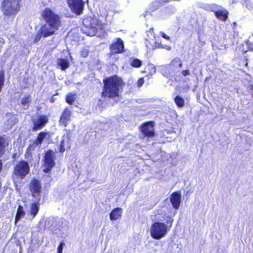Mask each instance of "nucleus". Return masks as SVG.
Returning a JSON list of instances; mask_svg holds the SVG:
<instances>
[{
  "label": "nucleus",
  "instance_id": "nucleus-1",
  "mask_svg": "<svg viewBox=\"0 0 253 253\" xmlns=\"http://www.w3.org/2000/svg\"><path fill=\"white\" fill-rule=\"evenodd\" d=\"M103 82L104 84L102 96L110 98L118 97L120 90L122 89V80L115 76L106 79Z\"/></svg>",
  "mask_w": 253,
  "mask_h": 253
},
{
  "label": "nucleus",
  "instance_id": "nucleus-2",
  "mask_svg": "<svg viewBox=\"0 0 253 253\" xmlns=\"http://www.w3.org/2000/svg\"><path fill=\"white\" fill-rule=\"evenodd\" d=\"M83 24L86 28L85 33L89 36H94L98 31L101 32L103 30V26L97 18H86L83 20Z\"/></svg>",
  "mask_w": 253,
  "mask_h": 253
},
{
  "label": "nucleus",
  "instance_id": "nucleus-3",
  "mask_svg": "<svg viewBox=\"0 0 253 253\" xmlns=\"http://www.w3.org/2000/svg\"><path fill=\"white\" fill-rule=\"evenodd\" d=\"M169 230L168 225L162 222L156 221L152 224L150 231L153 239L160 240L165 237Z\"/></svg>",
  "mask_w": 253,
  "mask_h": 253
},
{
  "label": "nucleus",
  "instance_id": "nucleus-4",
  "mask_svg": "<svg viewBox=\"0 0 253 253\" xmlns=\"http://www.w3.org/2000/svg\"><path fill=\"white\" fill-rule=\"evenodd\" d=\"M20 0H4L1 5V10L6 16H13L18 12Z\"/></svg>",
  "mask_w": 253,
  "mask_h": 253
},
{
  "label": "nucleus",
  "instance_id": "nucleus-5",
  "mask_svg": "<svg viewBox=\"0 0 253 253\" xmlns=\"http://www.w3.org/2000/svg\"><path fill=\"white\" fill-rule=\"evenodd\" d=\"M30 168L28 163L26 161H20L16 164L14 168L13 172V179L22 180L24 179L26 175L29 172Z\"/></svg>",
  "mask_w": 253,
  "mask_h": 253
},
{
  "label": "nucleus",
  "instance_id": "nucleus-6",
  "mask_svg": "<svg viewBox=\"0 0 253 253\" xmlns=\"http://www.w3.org/2000/svg\"><path fill=\"white\" fill-rule=\"evenodd\" d=\"M147 38L146 39V46L149 49H154L156 48L162 47L165 48L167 49L170 48V46L165 45L164 46L159 42L156 41V37L154 33V30L151 28L149 31L146 32Z\"/></svg>",
  "mask_w": 253,
  "mask_h": 253
},
{
  "label": "nucleus",
  "instance_id": "nucleus-7",
  "mask_svg": "<svg viewBox=\"0 0 253 253\" xmlns=\"http://www.w3.org/2000/svg\"><path fill=\"white\" fill-rule=\"evenodd\" d=\"M43 18L45 22L48 24L59 27L60 24V17L49 8H46L42 13Z\"/></svg>",
  "mask_w": 253,
  "mask_h": 253
},
{
  "label": "nucleus",
  "instance_id": "nucleus-8",
  "mask_svg": "<svg viewBox=\"0 0 253 253\" xmlns=\"http://www.w3.org/2000/svg\"><path fill=\"white\" fill-rule=\"evenodd\" d=\"M55 153L53 151L49 150L46 152L44 156L43 171L44 172H48L50 171L55 166Z\"/></svg>",
  "mask_w": 253,
  "mask_h": 253
},
{
  "label": "nucleus",
  "instance_id": "nucleus-9",
  "mask_svg": "<svg viewBox=\"0 0 253 253\" xmlns=\"http://www.w3.org/2000/svg\"><path fill=\"white\" fill-rule=\"evenodd\" d=\"M69 7L71 11L77 15L83 13L84 2L83 0H67Z\"/></svg>",
  "mask_w": 253,
  "mask_h": 253
},
{
  "label": "nucleus",
  "instance_id": "nucleus-10",
  "mask_svg": "<svg viewBox=\"0 0 253 253\" xmlns=\"http://www.w3.org/2000/svg\"><path fill=\"white\" fill-rule=\"evenodd\" d=\"M30 190L33 196L38 200L40 199L41 193V184L40 182L37 179H33L30 184Z\"/></svg>",
  "mask_w": 253,
  "mask_h": 253
},
{
  "label": "nucleus",
  "instance_id": "nucleus-11",
  "mask_svg": "<svg viewBox=\"0 0 253 253\" xmlns=\"http://www.w3.org/2000/svg\"><path fill=\"white\" fill-rule=\"evenodd\" d=\"M59 27L51 25L46 23L41 28V33L43 37H47L54 34L56 31L58 29Z\"/></svg>",
  "mask_w": 253,
  "mask_h": 253
},
{
  "label": "nucleus",
  "instance_id": "nucleus-12",
  "mask_svg": "<svg viewBox=\"0 0 253 253\" xmlns=\"http://www.w3.org/2000/svg\"><path fill=\"white\" fill-rule=\"evenodd\" d=\"M48 119L44 115L39 116L33 120V130L36 131L41 129L47 123Z\"/></svg>",
  "mask_w": 253,
  "mask_h": 253
},
{
  "label": "nucleus",
  "instance_id": "nucleus-13",
  "mask_svg": "<svg viewBox=\"0 0 253 253\" xmlns=\"http://www.w3.org/2000/svg\"><path fill=\"white\" fill-rule=\"evenodd\" d=\"M153 122H147L141 126V131L144 134L148 136H153L155 134Z\"/></svg>",
  "mask_w": 253,
  "mask_h": 253
},
{
  "label": "nucleus",
  "instance_id": "nucleus-14",
  "mask_svg": "<svg viewBox=\"0 0 253 253\" xmlns=\"http://www.w3.org/2000/svg\"><path fill=\"white\" fill-rule=\"evenodd\" d=\"M124 48V42L120 38H118L117 41L110 46L111 52L114 53H120L123 52Z\"/></svg>",
  "mask_w": 253,
  "mask_h": 253
},
{
  "label": "nucleus",
  "instance_id": "nucleus-15",
  "mask_svg": "<svg viewBox=\"0 0 253 253\" xmlns=\"http://www.w3.org/2000/svg\"><path fill=\"white\" fill-rule=\"evenodd\" d=\"M181 192L179 191L173 193L170 198V202L175 210L178 209L181 202Z\"/></svg>",
  "mask_w": 253,
  "mask_h": 253
},
{
  "label": "nucleus",
  "instance_id": "nucleus-16",
  "mask_svg": "<svg viewBox=\"0 0 253 253\" xmlns=\"http://www.w3.org/2000/svg\"><path fill=\"white\" fill-rule=\"evenodd\" d=\"M214 14L217 18L224 21L228 18V12L225 8L218 5V7L217 8V10H215Z\"/></svg>",
  "mask_w": 253,
  "mask_h": 253
},
{
  "label": "nucleus",
  "instance_id": "nucleus-17",
  "mask_svg": "<svg viewBox=\"0 0 253 253\" xmlns=\"http://www.w3.org/2000/svg\"><path fill=\"white\" fill-rule=\"evenodd\" d=\"M71 115V113L70 111L68 109H65L61 116L59 120L60 125H62L66 127L67 125L68 122L70 121Z\"/></svg>",
  "mask_w": 253,
  "mask_h": 253
},
{
  "label": "nucleus",
  "instance_id": "nucleus-18",
  "mask_svg": "<svg viewBox=\"0 0 253 253\" xmlns=\"http://www.w3.org/2000/svg\"><path fill=\"white\" fill-rule=\"evenodd\" d=\"M41 146V145L35 139L30 141V144L26 151L25 156L27 157L30 156L33 151L37 148H39Z\"/></svg>",
  "mask_w": 253,
  "mask_h": 253
},
{
  "label": "nucleus",
  "instance_id": "nucleus-19",
  "mask_svg": "<svg viewBox=\"0 0 253 253\" xmlns=\"http://www.w3.org/2000/svg\"><path fill=\"white\" fill-rule=\"evenodd\" d=\"M199 6L206 11L215 12L218 7V5L215 3H201L199 4Z\"/></svg>",
  "mask_w": 253,
  "mask_h": 253
},
{
  "label": "nucleus",
  "instance_id": "nucleus-20",
  "mask_svg": "<svg viewBox=\"0 0 253 253\" xmlns=\"http://www.w3.org/2000/svg\"><path fill=\"white\" fill-rule=\"evenodd\" d=\"M39 210L37 203H34L31 205L30 211L27 212V215L29 218L32 219L37 215Z\"/></svg>",
  "mask_w": 253,
  "mask_h": 253
},
{
  "label": "nucleus",
  "instance_id": "nucleus-21",
  "mask_svg": "<svg viewBox=\"0 0 253 253\" xmlns=\"http://www.w3.org/2000/svg\"><path fill=\"white\" fill-rule=\"evenodd\" d=\"M122 214V209L117 208L114 209L110 214V218L111 220H116L121 217Z\"/></svg>",
  "mask_w": 253,
  "mask_h": 253
},
{
  "label": "nucleus",
  "instance_id": "nucleus-22",
  "mask_svg": "<svg viewBox=\"0 0 253 253\" xmlns=\"http://www.w3.org/2000/svg\"><path fill=\"white\" fill-rule=\"evenodd\" d=\"M25 215V212L23 209V207L19 205L18 207L17 212L15 218V224L16 225L17 223Z\"/></svg>",
  "mask_w": 253,
  "mask_h": 253
},
{
  "label": "nucleus",
  "instance_id": "nucleus-23",
  "mask_svg": "<svg viewBox=\"0 0 253 253\" xmlns=\"http://www.w3.org/2000/svg\"><path fill=\"white\" fill-rule=\"evenodd\" d=\"M57 65L61 70H65L69 66V60L66 58H60L58 60Z\"/></svg>",
  "mask_w": 253,
  "mask_h": 253
},
{
  "label": "nucleus",
  "instance_id": "nucleus-24",
  "mask_svg": "<svg viewBox=\"0 0 253 253\" xmlns=\"http://www.w3.org/2000/svg\"><path fill=\"white\" fill-rule=\"evenodd\" d=\"M8 143L5 139L2 137H0V156L2 155L5 152V149Z\"/></svg>",
  "mask_w": 253,
  "mask_h": 253
},
{
  "label": "nucleus",
  "instance_id": "nucleus-25",
  "mask_svg": "<svg viewBox=\"0 0 253 253\" xmlns=\"http://www.w3.org/2000/svg\"><path fill=\"white\" fill-rule=\"evenodd\" d=\"M48 135V132H41L39 133L37 137L35 140L40 145H42L43 140Z\"/></svg>",
  "mask_w": 253,
  "mask_h": 253
},
{
  "label": "nucleus",
  "instance_id": "nucleus-26",
  "mask_svg": "<svg viewBox=\"0 0 253 253\" xmlns=\"http://www.w3.org/2000/svg\"><path fill=\"white\" fill-rule=\"evenodd\" d=\"M130 64L133 67L139 68L142 65V61L136 58H131L130 59Z\"/></svg>",
  "mask_w": 253,
  "mask_h": 253
},
{
  "label": "nucleus",
  "instance_id": "nucleus-27",
  "mask_svg": "<svg viewBox=\"0 0 253 253\" xmlns=\"http://www.w3.org/2000/svg\"><path fill=\"white\" fill-rule=\"evenodd\" d=\"M30 99L29 96H26L21 99V104L24 109H26L29 106Z\"/></svg>",
  "mask_w": 253,
  "mask_h": 253
},
{
  "label": "nucleus",
  "instance_id": "nucleus-28",
  "mask_svg": "<svg viewBox=\"0 0 253 253\" xmlns=\"http://www.w3.org/2000/svg\"><path fill=\"white\" fill-rule=\"evenodd\" d=\"M76 98V94L74 93H70L67 95L66 100L68 103L72 104L75 101Z\"/></svg>",
  "mask_w": 253,
  "mask_h": 253
},
{
  "label": "nucleus",
  "instance_id": "nucleus-29",
  "mask_svg": "<svg viewBox=\"0 0 253 253\" xmlns=\"http://www.w3.org/2000/svg\"><path fill=\"white\" fill-rule=\"evenodd\" d=\"M174 102L179 107H182L184 106V99L179 96H176L174 98Z\"/></svg>",
  "mask_w": 253,
  "mask_h": 253
},
{
  "label": "nucleus",
  "instance_id": "nucleus-30",
  "mask_svg": "<svg viewBox=\"0 0 253 253\" xmlns=\"http://www.w3.org/2000/svg\"><path fill=\"white\" fill-rule=\"evenodd\" d=\"M243 5L246 6L248 10L252 9L253 7V4L250 0H242Z\"/></svg>",
  "mask_w": 253,
  "mask_h": 253
},
{
  "label": "nucleus",
  "instance_id": "nucleus-31",
  "mask_svg": "<svg viewBox=\"0 0 253 253\" xmlns=\"http://www.w3.org/2000/svg\"><path fill=\"white\" fill-rule=\"evenodd\" d=\"M89 48L88 46H85L81 50V56L85 58L86 57L89 53Z\"/></svg>",
  "mask_w": 253,
  "mask_h": 253
},
{
  "label": "nucleus",
  "instance_id": "nucleus-32",
  "mask_svg": "<svg viewBox=\"0 0 253 253\" xmlns=\"http://www.w3.org/2000/svg\"><path fill=\"white\" fill-rule=\"evenodd\" d=\"M42 37H43V35L41 33V30H40L35 36V40H34L35 42H38L40 40Z\"/></svg>",
  "mask_w": 253,
  "mask_h": 253
},
{
  "label": "nucleus",
  "instance_id": "nucleus-33",
  "mask_svg": "<svg viewBox=\"0 0 253 253\" xmlns=\"http://www.w3.org/2000/svg\"><path fill=\"white\" fill-rule=\"evenodd\" d=\"M171 64L172 65H175L176 64H177L179 68H181L182 67V63L181 61L179 59H174L172 62Z\"/></svg>",
  "mask_w": 253,
  "mask_h": 253
},
{
  "label": "nucleus",
  "instance_id": "nucleus-34",
  "mask_svg": "<svg viewBox=\"0 0 253 253\" xmlns=\"http://www.w3.org/2000/svg\"><path fill=\"white\" fill-rule=\"evenodd\" d=\"M63 243H60V245L58 247V253H62V251L63 250Z\"/></svg>",
  "mask_w": 253,
  "mask_h": 253
},
{
  "label": "nucleus",
  "instance_id": "nucleus-35",
  "mask_svg": "<svg viewBox=\"0 0 253 253\" xmlns=\"http://www.w3.org/2000/svg\"><path fill=\"white\" fill-rule=\"evenodd\" d=\"M149 68L151 69V71L150 72L151 74H153L156 72V68L153 65H150Z\"/></svg>",
  "mask_w": 253,
  "mask_h": 253
},
{
  "label": "nucleus",
  "instance_id": "nucleus-36",
  "mask_svg": "<svg viewBox=\"0 0 253 253\" xmlns=\"http://www.w3.org/2000/svg\"><path fill=\"white\" fill-rule=\"evenodd\" d=\"M181 74L183 77H186L190 75V71L188 70H184L181 72Z\"/></svg>",
  "mask_w": 253,
  "mask_h": 253
},
{
  "label": "nucleus",
  "instance_id": "nucleus-37",
  "mask_svg": "<svg viewBox=\"0 0 253 253\" xmlns=\"http://www.w3.org/2000/svg\"><path fill=\"white\" fill-rule=\"evenodd\" d=\"M173 219L172 218H171V217H169V218L167 219V221H166V223L167 224H169L170 225L169 226V228L170 229L171 225H172V222H173Z\"/></svg>",
  "mask_w": 253,
  "mask_h": 253
},
{
  "label": "nucleus",
  "instance_id": "nucleus-38",
  "mask_svg": "<svg viewBox=\"0 0 253 253\" xmlns=\"http://www.w3.org/2000/svg\"><path fill=\"white\" fill-rule=\"evenodd\" d=\"M144 84V80L143 78H140L138 80L137 82L138 86L141 87Z\"/></svg>",
  "mask_w": 253,
  "mask_h": 253
},
{
  "label": "nucleus",
  "instance_id": "nucleus-39",
  "mask_svg": "<svg viewBox=\"0 0 253 253\" xmlns=\"http://www.w3.org/2000/svg\"><path fill=\"white\" fill-rule=\"evenodd\" d=\"M160 34L163 38H164L167 40H169L170 38L168 36H167L166 34H165L164 32H161Z\"/></svg>",
  "mask_w": 253,
  "mask_h": 253
},
{
  "label": "nucleus",
  "instance_id": "nucleus-40",
  "mask_svg": "<svg viewBox=\"0 0 253 253\" xmlns=\"http://www.w3.org/2000/svg\"><path fill=\"white\" fill-rule=\"evenodd\" d=\"M64 141L62 140V142H61L60 148V151L61 152H63L64 151L65 149L64 148Z\"/></svg>",
  "mask_w": 253,
  "mask_h": 253
},
{
  "label": "nucleus",
  "instance_id": "nucleus-41",
  "mask_svg": "<svg viewBox=\"0 0 253 253\" xmlns=\"http://www.w3.org/2000/svg\"><path fill=\"white\" fill-rule=\"evenodd\" d=\"M249 46V49L250 50H253V44L252 43H247Z\"/></svg>",
  "mask_w": 253,
  "mask_h": 253
},
{
  "label": "nucleus",
  "instance_id": "nucleus-42",
  "mask_svg": "<svg viewBox=\"0 0 253 253\" xmlns=\"http://www.w3.org/2000/svg\"><path fill=\"white\" fill-rule=\"evenodd\" d=\"M2 164L1 163V160H0V171H1V170L2 169Z\"/></svg>",
  "mask_w": 253,
  "mask_h": 253
},
{
  "label": "nucleus",
  "instance_id": "nucleus-43",
  "mask_svg": "<svg viewBox=\"0 0 253 253\" xmlns=\"http://www.w3.org/2000/svg\"><path fill=\"white\" fill-rule=\"evenodd\" d=\"M146 15H147V14H146L145 15H144V17H146Z\"/></svg>",
  "mask_w": 253,
  "mask_h": 253
}]
</instances>
